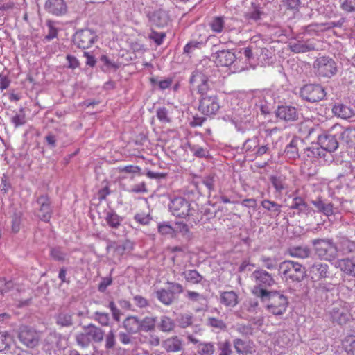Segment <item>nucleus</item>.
<instances>
[{
  "label": "nucleus",
  "instance_id": "nucleus-1",
  "mask_svg": "<svg viewBox=\"0 0 355 355\" xmlns=\"http://www.w3.org/2000/svg\"><path fill=\"white\" fill-rule=\"evenodd\" d=\"M213 69L211 66L205 67L201 63L195 71H193L189 83L197 89V92L200 97L214 95L213 83L210 80Z\"/></svg>",
  "mask_w": 355,
  "mask_h": 355
},
{
  "label": "nucleus",
  "instance_id": "nucleus-2",
  "mask_svg": "<svg viewBox=\"0 0 355 355\" xmlns=\"http://www.w3.org/2000/svg\"><path fill=\"white\" fill-rule=\"evenodd\" d=\"M252 279L255 284L252 288L251 292L259 299L271 293L272 291H269L268 288L275 284V280L272 275L263 269L254 271L252 274Z\"/></svg>",
  "mask_w": 355,
  "mask_h": 355
},
{
  "label": "nucleus",
  "instance_id": "nucleus-3",
  "mask_svg": "<svg viewBox=\"0 0 355 355\" xmlns=\"http://www.w3.org/2000/svg\"><path fill=\"white\" fill-rule=\"evenodd\" d=\"M105 331L101 327L90 323L83 327V331L76 334L75 340L82 348L88 347L91 343H100L103 340Z\"/></svg>",
  "mask_w": 355,
  "mask_h": 355
},
{
  "label": "nucleus",
  "instance_id": "nucleus-4",
  "mask_svg": "<svg viewBox=\"0 0 355 355\" xmlns=\"http://www.w3.org/2000/svg\"><path fill=\"white\" fill-rule=\"evenodd\" d=\"M311 243L320 260L333 261L338 257V246L331 239H316Z\"/></svg>",
  "mask_w": 355,
  "mask_h": 355
},
{
  "label": "nucleus",
  "instance_id": "nucleus-5",
  "mask_svg": "<svg viewBox=\"0 0 355 355\" xmlns=\"http://www.w3.org/2000/svg\"><path fill=\"white\" fill-rule=\"evenodd\" d=\"M279 274L286 282H300L306 275L305 268L298 262L286 260L279 263Z\"/></svg>",
  "mask_w": 355,
  "mask_h": 355
},
{
  "label": "nucleus",
  "instance_id": "nucleus-6",
  "mask_svg": "<svg viewBox=\"0 0 355 355\" xmlns=\"http://www.w3.org/2000/svg\"><path fill=\"white\" fill-rule=\"evenodd\" d=\"M266 304V309L275 315L284 314L288 305V298L279 291H273L260 298Z\"/></svg>",
  "mask_w": 355,
  "mask_h": 355
},
{
  "label": "nucleus",
  "instance_id": "nucleus-7",
  "mask_svg": "<svg viewBox=\"0 0 355 355\" xmlns=\"http://www.w3.org/2000/svg\"><path fill=\"white\" fill-rule=\"evenodd\" d=\"M326 94L324 87L318 84H307L300 89V96L304 100L311 103L322 101Z\"/></svg>",
  "mask_w": 355,
  "mask_h": 355
},
{
  "label": "nucleus",
  "instance_id": "nucleus-8",
  "mask_svg": "<svg viewBox=\"0 0 355 355\" xmlns=\"http://www.w3.org/2000/svg\"><path fill=\"white\" fill-rule=\"evenodd\" d=\"M314 68L318 76L331 78L337 73V66L335 61L329 57L318 58L314 63Z\"/></svg>",
  "mask_w": 355,
  "mask_h": 355
},
{
  "label": "nucleus",
  "instance_id": "nucleus-9",
  "mask_svg": "<svg viewBox=\"0 0 355 355\" xmlns=\"http://www.w3.org/2000/svg\"><path fill=\"white\" fill-rule=\"evenodd\" d=\"M220 107L219 99L216 94L200 98L198 110L203 115H216Z\"/></svg>",
  "mask_w": 355,
  "mask_h": 355
},
{
  "label": "nucleus",
  "instance_id": "nucleus-10",
  "mask_svg": "<svg viewBox=\"0 0 355 355\" xmlns=\"http://www.w3.org/2000/svg\"><path fill=\"white\" fill-rule=\"evenodd\" d=\"M190 207V202L182 197L173 198L169 205V209L173 215L182 218H185L191 214Z\"/></svg>",
  "mask_w": 355,
  "mask_h": 355
},
{
  "label": "nucleus",
  "instance_id": "nucleus-11",
  "mask_svg": "<svg viewBox=\"0 0 355 355\" xmlns=\"http://www.w3.org/2000/svg\"><path fill=\"white\" fill-rule=\"evenodd\" d=\"M18 338L23 345L29 348L35 347L38 345L40 341L39 334L27 326L20 327Z\"/></svg>",
  "mask_w": 355,
  "mask_h": 355
},
{
  "label": "nucleus",
  "instance_id": "nucleus-12",
  "mask_svg": "<svg viewBox=\"0 0 355 355\" xmlns=\"http://www.w3.org/2000/svg\"><path fill=\"white\" fill-rule=\"evenodd\" d=\"M305 153L313 162L319 161L320 163L326 164L333 160L332 155L326 152L319 143L308 147L305 150Z\"/></svg>",
  "mask_w": 355,
  "mask_h": 355
},
{
  "label": "nucleus",
  "instance_id": "nucleus-13",
  "mask_svg": "<svg viewBox=\"0 0 355 355\" xmlns=\"http://www.w3.org/2000/svg\"><path fill=\"white\" fill-rule=\"evenodd\" d=\"M96 37L94 31L90 29H83L76 33L73 42L79 48L87 49L94 43Z\"/></svg>",
  "mask_w": 355,
  "mask_h": 355
},
{
  "label": "nucleus",
  "instance_id": "nucleus-14",
  "mask_svg": "<svg viewBox=\"0 0 355 355\" xmlns=\"http://www.w3.org/2000/svg\"><path fill=\"white\" fill-rule=\"evenodd\" d=\"M309 273L313 282H319L330 277L329 266L327 263L316 261L310 266Z\"/></svg>",
  "mask_w": 355,
  "mask_h": 355
},
{
  "label": "nucleus",
  "instance_id": "nucleus-15",
  "mask_svg": "<svg viewBox=\"0 0 355 355\" xmlns=\"http://www.w3.org/2000/svg\"><path fill=\"white\" fill-rule=\"evenodd\" d=\"M37 203L39 206L38 218L44 222H49L51 218L52 209L51 207V200L48 196L41 195L37 199Z\"/></svg>",
  "mask_w": 355,
  "mask_h": 355
},
{
  "label": "nucleus",
  "instance_id": "nucleus-16",
  "mask_svg": "<svg viewBox=\"0 0 355 355\" xmlns=\"http://www.w3.org/2000/svg\"><path fill=\"white\" fill-rule=\"evenodd\" d=\"M311 204L316 209V211L322 213L327 217L333 216L337 212L334 205L327 199L318 197L312 200Z\"/></svg>",
  "mask_w": 355,
  "mask_h": 355
},
{
  "label": "nucleus",
  "instance_id": "nucleus-17",
  "mask_svg": "<svg viewBox=\"0 0 355 355\" xmlns=\"http://www.w3.org/2000/svg\"><path fill=\"white\" fill-rule=\"evenodd\" d=\"M44 9L48 13L59 17L67 13V5L64 0H46Z\"/></svg>",
  "mask_w": 355,
  "mask_h": 355
},
{
  "label": "nucleus",
  "instance_id": "nucleus-18",
  "mask_svg": "<svg viewBox=\"0 0 355 355\" xmlns=\"http://www.w3.org/2000/svg\"><path fill=\"white\" fill-rule=\"evenodd\" d=\"M331 130L327 134H324L320 135L318 137V143L321 146V147L325 150L326 152H328L331 154L332 152H334L338 147V142L337 138L335 135L331 133ZM336 132V131H334Z\"/></svg>",
  "mask_w": 355,
  "mask_h": 355
},
{
  "label": "nucleus",
  "instance_id": "nucleus-19",
  "mask_svg": "<svg viewBox=\"0 0 355 355\" xmlns=\"http://www.w3.org/2000/svg\"><path fill=\"white\" fill-rule=\"evenodd\" d=\"M212 57L214 59L215 63L222 67H229L236 60L234 53L230 50L218 51L212 55Z\"/></svg>",
  "mask_w": 355,
  "mask_h": 355
},
{
  "label": "nucleus",
  "instance_id": "nucleus-20",
  "mask_svg": "<svg viewBox=\"0 0 355 355\" xmlns=\"http://www.w3.org/2000/svg\"><path fill=\"white\" fill-rule=\"evenodd\" d=\"M148 17L152 26H155L158 28L166 26L170 21L168 13L162 9H159L152 13H149Z\"/></svg>",
  "mask_w": 355,
  "mask_h": 355
},
{
  "label": "nucleus",
  "instance_id": "nucleus-21",
  "mask_svg": "<svg viewBox=\"0 0 355 355\" xmlns=\"http://www.w3.org/2000/svg\"><path fill=\"white\" fill-rule=\"evenodd\" d=\"M288 47L289 49L295 53H303L314 51L315 49V44H313L310 40L306 41L300 40L290 41Z\"/></svg>",
  "mask_w": 355,
  "mask_h": 355
},
{
  "label": "nucleus",
  "instance_id": "nucleus-22",
  "mask_svg": "<svg viewBox=\"0 0 355 355\" xmlns=\"http://www.w3.org/2000/svg\"><path fill=\"white\" fill-rule=\"evenodd\" d=\"M276 116L285 121H294L298 119L299 114L295 107L282 105L277 107Z\"/></svg>",
  "mask_w": 355,
  "mask_h": 355
},
{
  "label": "nucleus",
  "instance_id": "nucleus-23",
  "mask_svg": "<svg viewBox=\"0 0 355 355\" xmlns=\"http://www.w3.org/2000/svg\"><path fill=\"white\" fill-rule=\"evenodd\" d=\"M331 131L340 133V138L349 146L355 148V128H346L343 130L340 125H335L331 128Z\"/></svg>",
  "mask_w": 355,
  "mask_h": 355
},
{
  "label": "nucleus",
  "instance_id": "nucleus-24",
  "mask_svg": "<svg viewBox=\"0 0 355 355\" xmlns=\"http://www.w3.org/2000/svg\"><path fill=\"white\" fill-rule=\"evenodd\" d=\"M330 315L331 320L339 325L345 324L349 320V314L347 310L340 306H334L330 311Z\"/></svg>",
  "mask_w": 355,
  "mask_h": 355
},
{
  "label": "nucleus",
  "instance_id": "nucleus-25",
  "mask_svg": "<svg viewBox=\"0 0 355 355\" xmlns=\"http://www.w3.org/2000/svg\"><path fill=\"white\" fill-rule=\"evenodd\" d=\"M220 303L227 308H234L239 304V295L234 291H220Z\"/></svg>",
  "mask_w": 355,
  "mask_h": 355
},
{
  "label": "nucleus",
  "instance_id": "nucleus-26",
  "mask_svg": "<svg viewBox=\"0 0 355 355\" xmlns=\"http://www.w3.org/2000/svg\"><path fill=\"white\" fill-rule=\"evenodd\" d=\"M162 347L167 352L175 353L182 350L183 344L179 337L174 336L164 340Z\"/></svg>",
  "mask_w": 355,
  "mask_h": 355
},
{
  "label": "nucleus",
  "instance_id": "nucleus-27",
  "mask_svg": "<svg viewBox=\"0 0 355 355\" xmlns=\"http://www.w3.org/2000/svg\"><path fill=\"white\" fill-rule=\"evenodd\" d=\"M336 264L346 275L355 277V255L352 258L339 259Z\"/></svg>",
  "mask_w": 355,
  "mask_h": 355
},
{
  "label": "nucleus",
  "instance_id": "nucleus-28",
  "mask_svg": "<svg viewBox=\"0 0 355 355\" xmlns=\"http://www.w3.org/2000/svg\"><path fill=\"white\" fill-rule=\"evenodd\" d=\"M233 345L239 355H248L253 352L252 343L249 340L235 338L233 340Z\"/></svg>",
  "mask_w": 355,
  "mask_h": 355
},
{
  "label": "nucleus",
  "instance_id": "nucleus-29",
  "mask_svg": "<svg viewBox=\"0 0 355 355\" xmlns=\"http://www.w3.org/2000/svg\"><path fill=\"white\" fill-rule=\"evenodd\" d=\"M73 313L68 311H61L55 316V323L60 327H71L73 324Z\"/></svg>",
  "mask_w": 355,
  "mask_h": 355
},
{
  "label": "nucleus",
  "instance_id": "nucleus-30",
  "mask_svg": "<svg viewBox=\"0 0 355 355\" xmlns=\"http://www.w3.org/2000/svg\"><path fill=\"white\" fill-rule=\"evenodd\" d=\"M123 327L128 334H137L140 331V319L135 315H129L123 320Z\"/></svg>",
  "mask_w": 355,
  "mask_h": 355
},
{
  "label": "nucleus",
  "instance_id": "nucleus-31",
  "mask_svg": "<svg viewBox=\"0 0 355 355\" xmlns=\"http://www.w3.org/2000/svg\"><path fill=\"white\" fill-rule=\"evenodd\" d=\"M269 180L274 187L275 192L282 194V191L287 189L288 185L286 182V177L283 175H273L269 177Z\"/></svg>",
  "mask_w": 355,
  "mask_h": 355
},
{
  "label": "nucleus",
  "instance_id": "nucleus-32",
  "mask_svg": "<svg viewBox=\"0 0 355 355\" xmlns=\"http://www.w3.org/2000/svg\"><path fill=\"white\" fill-rule=\"evenodd\" d=\"M332 112L336 116L343 119H350L355 114L354 109L342 103L335 105L332 108Z\"/></svg>",
  "mask_w": 355,
  "mask_h": 355
},
{
  "label": "nucleus",
  "instance_id": "nucleus-33",
  "mask_svg": "<svg viewBox=\"0 0 355 355\" xmlns=\"http://www.w3.org/2000/svg\"><path fill=\"white\" fill-rule=\"evenodd\" d=\"M104 220L112 229H117L121 225L123 218L118 215L114 210L105 211Z\"/></svg>",
  "mask_w": 355,
  "mask_h": 355
},
{
  "label": "nucleus",
  "instance_id": "nucleus-34",
  "mask_svg": "<svg viewBox=\"0 0 355 355\" xmlns=\"http://www.w3.org/2000/svg\"><path fill=\"white\" fill-rule=\"evenodd\" d=\"M288 254L295 258L306 259L311 254V250L308 246H293L288 249Z\"/></svg>",
  "mask_w": 355,
  "mask_h": 355
},
{
  "label": "nucleus",
  "instance_id": "nucleus-35",
  "mask_svg": "<svg viewBox=\"0 0 355 355\" xmlns=\"http://www.w3.org/2000/svg\"><path fill=\"white\" fill-rule=\"evenodd\" d=\"M209 26L212 32L215 33H220L223 31H230V29L225 26L224 17H214L209 23Z\"/></svg>",
  "mask_w": 355,
  "mask_h": 355
},
{
  "label": "nucleus",
  "instance_id": "nucleus-36",
  "mask_svg": "<svg viewBox=\"0 0 355 355\" xmlns=\"http://www.w3.org/2000/svg\"><path fill=\"white\" fill-rule=\"evenodd\" d=\"M291 209H297L300 213H304L306 215L311 211V208L300 197L293 198Z\"/></svg>",
  "mask_w": 355,
  "mask_h": 355
},
{
  "label": "nucleus",
  "instance_id": "nucleus-37",
  "mask_svg": "<svg viewBox=\"0 0 355 355\" xmlns=\"http://www.w3.org/2000/svg\"><path fill=\"white\" fill-rule=\"evenodd\" d=\"M263 208L270 212L271 216H278L281 213L282 205L270 200H264L261 203Z\"/></svg>",
  "mask_w": 355,
  "mask_h": 355
},
{
  "label": "nucleus",
  "instance_id": "nucleus-38",
  "mask_svg": "<svg viewBox=\"0 0 355 355\" xmlns=\"http://www.w3.org/2000/svg\"><path fill=\"white\" fill-rule=\"evenodd\" d=\"M199 355H213L215 352L214 344L211 342H202L196 346Z\"/></svg>",
  "mask_w": 355,
  "mask_h": 355
},
{
  "label": "nucleus",
  "instance_id": "nucleus-39",
  "mask_svg": "<svg viewBox=\"0 0 355 355\" xmlns=\"http://www.w3.org/2000/svg\"><path fill=\"white\" fill-rule=\"evenodd\" d=\"M175 326V322L173 319L166 315L161 316L158 324V328L160 331L163 332H170L174 329Z\"/></svg>",
  "mask_w": 355,
  "mask_h": 355
},
{
  "label": "nucleus",
  "instance_id": "nucleus-40",
  "mask_svg": "<svg viewBox=\"0 0 355 355\" xmlns=\"http://www.w3.org/2000/svg\"><path fill=\"white\" fill-rule=\"evenodd\" d=\"M157 320L155 317L146 316L140 320V331L145 332L153 331L155 328Z\"/></svg>",
  "mask_w": 355,
  "mask_h": 355
},
{
  "label": "nucleus",
  "instance_id": "nucleus-41",
  "mask_svg": "<svg viewBox=\"0 0 355 355\" xmlns=\"http://www.w3.org/2000/svg\"><path fill=\"white\" fill-rule=\"evenodd\" d=\"M156 296L158 300L165 305H170L174 299L173 292L166 289H160L157 291Z\"/></svg>",
  "mask_w": 355,
  "mask_h": 355
},
{
  "label": "nucleus",
  "instance_id": "nucleus-42",
  "mask_svg": "<svg viewBox=\"0 0 355 355\" xmlns=\"http://www.w3.org/2000/svg\"><path fill=\"white\" fill-rule=\"evenodd\" d=\"M300 139L297 137H293L289 144L286 147V154L289 158H295L298 156L297 145Z\"/></svg>",
  "mask_w": 355,
  "mask_h": 355
},
{
  "label": "nucleus",
  "instance_id": "nucleus-43",
  "mask_svg": "<svg viewBox=\"0 0 355 355\" xmlns=\"http://www.w3.org/2000/svg\"><path fill=\"white\" fill-rule=\"evenodd\" d=\"M184 279L191 283L198 284L202 279V276L196 270H187L182 272Z\"/></svg>",
  "mask_w": 355,
  "mask_h": 355
},
{
  "label": "nucleus",
  "instance_id": "nucleus-44",
  "mask_svg": "<svg viewBox=\"0 0 355 355\" xmlns=\"http://www.w3.org/2000/svg\"><path fill=\"white\" fill-rule=\"evenodd\" d=\"M105 348L107 350L113 349L116 345L115 332L113 329L110 330L105 334Z\"/></svg>",
  "mask_w": 355,
  "mask_h": 355
},
{
  "label": "nucleus",
  "instance_id": "nucleus-45",
  "mask_svg": "<svg viewBox=\"0 0 355 355\" xmlns=\"http://www.w3.org/2000/svg\"><path fill=\"white\" fill-rule=\"evenodd\" d=\"M12 123L15 126L19 127L26 123V114L23 108H21L11 119Z\"/></svg>",
  "mask_w": 355,
  "mask_h": 355
},
{
  "label": "nucleus",
  "instance_id": "nucleus-46",
  "mask_svg": "<svg viewBox=\"0 0 355 355\" xmlns=\"http://www.w3.org/2000/svg\"><path fill=\"white\" fill-rule=\"evenodd\" d=\"M50 256L55 261H64L67 257V253L60 247H54L50 250Z\"/></svg>",
  "mask_w": 355,
  "mask_h": 355
},
{
  "label": "nucleus",
  "instance_id": "nucleus-47",
  "mask_svg": "<svg viewBox=\"0 0 355 355\" xmlns=\"http://www.w3.org/2000/svg\"><path fill=\"white\" fill-rule=\"evenodd\" d=\"M158 232L164 236L173 237L175 234V230L168 223L164 222L158 225Z\"/></svg>",
  "mask_w": 355,
  "mask_h": 355
},
{
  "label": "nucleus",
  "instance_id": "nucleus-48",
  "mask_svg": "<svg viewBox=\"0 0 355 355\" xmlns=\"http://www.w3.org/2000/svg\"><path fill=\"white\" fill-rule=\"evenodd\" d=\"M207 323L210 327L220 331H225L227 329V324L223 320L214 317H209Z\"/></svg>",
  "mask_w": 355,
  "mask_h": 355
},
{
  "label": "nucleus",
  "instance_id": "nucleus-49",
  "mask_svg": "<svg viewBox=\"0 0 355 355\" xmlns=\"http://www.w3.org/2000/svg\"><path fill=\"white\" fill-rule=\"evenodd\" d=\"M260 261L263 263V266L268 270L275 269L277 266V261L275 257L262 255L260 257Z\"/></svg>",
  "mask_w": 355,
  "mask_h": 355
},
{
  "label": "nucleus",
  "instance_id": "nucleus-50",
  "mask_svg": "<svg viewBox=\"0 0 355 355\" xmlns=\"http://www.w3.org/2000/svg\"><path fill=\"white\" fill-rule=\"evenodd\" d=\"M216 182L217 177L214 174L207 175L202 179V183L207 188L209 193L215 190V185Z\"/></svg>",
  "mask_w": 355,
  "mask_h": 355
},
{
  "label": "nucleus",
  "instance_id": "nucleus-51",
  "mask_svg": "<svg viewBox=\"0 0 355 355\" xmlns=\"http://www.w3.org/2000/svg\"><path fill=\"white\" fill-rule=\"evenodd\" d=\"M22 214L21 212L14 213L11 217V229L14 233H17L20 230Z\"/></svg>",
  "mask_w": 355,
  "mask_h": 355
},
{
  "label": "nucleus",
  "instance_id": "nucleus-52",
  "mask_svg": "<svg viewBox=\"0 0 355 355\" xmlns=\"http://www.w3.org/2000/svg\"><path fill=\"white\" fill-rule=\"evenodd\" d=\"M179 325L182 328H186L193 323V315L191 313L180 314L178 318Z\"/></svg>",
  "mask_w": 355,
  "mask_h": 355
},
{
  "label": "nucleus",
  "instance_id": "nucleus-53",
  "mask_svg": "<svg viewBox=\"0 0 355 355\" xmlns=\"http://www.w3.org/2000/svg\"><path fill=\"white\" fill-rule=\"evenodd\" d=\"M94 318L103 327H107L110 322V316L107 313L96 311L94 313Z\"/></svg>",
  "mask_w": 355,
  "mask_h": 355
},
{
  "label": "nucleus",
  "instance_id": "nucleus-54",
  "mask_svg": "<svg viewBox=\"0 0 355 355\" xmlns=\"http://www.w3.org/2000/svg\"><path fill=\"white\" fill-rule=\"evenodd\" d=\"M218 349L220 351L219 355H232L233 353L231 344L229 340H225L220 342L218 344Z\"/></svg>",
  "mask_w": 355,
  "mask_h": 355
},
{
  "label": "nucleus",
  "instance_id": "nucleus-55",
  "mask_svg": "<svg viewBox=\"0 0 355 355\" xmlns=\"http://www.w3.org/2000/svg\"><path fill=\"white\" fill-rule=\"evenodd\" d=\"M234 328L242 336H248L252 334V327L249 324H237Z\"/></svg>",
  "mask_w": 355,
  "mask_h": 355
},
{
  "label": "nucleus",
  "instance_id": "nucleus-56",
  "mask_svg": "<svg viewBox=\"0 0 355 355\" xmlns=\"http://www.w3.org/2000/svg\"><path fill=\"white\" fill-rule=\"evenodd\" d=\"M166 37V34L164 33H159L153 30L151 31V33L149 34L148 37L153 40L157 45H160L163 42L164 38Z\"/></svg>",
  "mask_w": 355,
  "mask_h": 355
},
{
  "label": "nucleus",
  "instance_id": "nucleus-57",
  "mask_svg": "<svg viewBox=\"0 0 355 355\" xmlns=\"http://www.w3.org/2000/svg\"><path fill=\"white\" fill-rule=\"evenodd\" d=\"M189 148L193 155L198 157H205L208 155V151L202 147L193 145L190 146Z\"/></svg>",
  "mask_w": 355,
  "mask_h": 355
},
{
  "label": "nucleus",
  "instance_id": "nucleus-58",
  "mask_svg": "<svg viewBox=\"0 0 355 355\" xmlns=\"http://www.w3.org/2000/svg\"><path fill=\"white\" fill-rule=\"evenodd\" d=\"M168 112L165 107L159 108L157 110V116L162 123H170L171 119L168 117Z\"/></svg>",
  "mask_w": 355,
  "mask_h": 355
},
{
  "label": "nucleus",
  "instance_id": "nucleus-59",
  "mask_svg": "<svg viewBox=\"0 0 355 355\" xmlns=\"http://www.w3.org/2000/svg\"><path fill=\"white\" fill-rule=\"evenodd\" d=\"M133 301L135 305L139 308H146L149 306V302L141 295H136L133 297Z\"/></svg>",
  "mask_w": 355,
  "mask_h": 355
},
{
  "label": "nucleus",
  "instance_id": "nucleus-60",
  "mask_svg": "<svg viewBox=\"0 0 355 355\" xmlns=\"http://www.w3.org/2000/svg\"><path fill=\"white\" fill-rule=\"evenodd\" d=\"M101 62H102L104 64V71H107L110 69H116L118 68V65L115 62H112L106 55L101 56Z\"/></svg>",
  "mask_w": 355,
  "mask_h": 355
},
{
  "label": "nucleus",
  "instance_id": "nucleus-61",
  "mask_svg": "<svg viewBox=\"0 0 355 355\" xmlns=\"http://www.w3.org/2000/svg\"><path fill=\"white\" fill-rule=\"evenodd\" d=\"M203 45L204 44L202 42L191 41L186 44L184 48V52L189 53L191 52L194 49H200Z\"/></svg>",
  "mask_w": 355,
  "mask_h": 355
},
{
  "label": "nucleus",
  "instance_id": "nucleus-62",
  "mask_svg": "<svg viewBox=\"0 0 355 355\" xmlns=\"http://www.w3.org/2000/svg\"><path fill=\"white\" fill-rule=\"evenodd\" d=\"M284 5L289 10H298L300 4V0H282Z\"/></svg>",
  "mask_w": 355,
  "mask_h": 355
},
{
  "label": "nucleus",
  "instance_id": "nucleus-63",
  "mask_svg": "<svg viewBox=\"0 0 355 355\" xmlns=\"http://www.w3.org/2000/svg\"><path fill=\"white\" fill-rule=\"evenodd\" d=\"M261 17V12L258 10H254L250 12H248L245 14V18L248 20L250 22L257 21Z\"/></svg>",
  "mask_w": 355,
  "mask_h": 355
},
{
  "label": "nucleus",
  "instance_id": "nucleus-64",
  "mask_svg": "<svg viewBox=\"0 0 355 355\" xmlns=\"http://www.w3.org/2000/svg\"><path fill=\"white\" fill-rule=\"evenodd\" d=\"M135 220L141 225H147L150 223L151 218L148 214H137L134 216Z\"/></svg>",
  "mask_w": 355,
  "mask_h": 355
}]
</instances>
